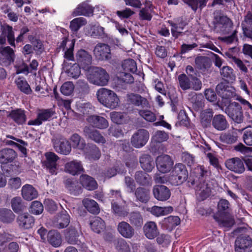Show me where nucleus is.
Returning a JSON list of instances; mask_svg holds the SVG:
<instances>
[{
  "label": "nucleus",
  "mask_w": 252,
  "mask_h": 252,
  "mask_svg": "<svg viewBox=\"0 0 252 252\" xmlns=\"http://www.w3.org/2000/svg\"><path fill=\"white\" fill-rule=\"evenodd\" d=\"M96 95L98 101L107 108L113 109L119 106V98L112 90L100 88L97 91Z\"/></svg>",
  "instance_id": "obj_1"
},
{
  "label": "nucleus",
  "mask_w": 252,
  "mask_h": 252,
  "mask_svg": "<svg viewBox=\"0 0 252 252\" xmlns=\"http://www.w3.org/2000/svg\"><path fill=\"white\" fill-rule=\"evenodd\" d=\"M88 80L94 85L104 86L109 80V75L106 70L100 67L91 66L87 74Z\"/></svg>",
  "instance_id": "obj_2"
},
{
  "label": "nucleus",
  "mask_w": 252,
  "mask_h": 252,
  "mask_svg": "<svg viewBox=\"0 0 252 252\" xmlns=\"http://www.w3.org/2000/svg\"><path fill=\"white\" fill-rule=\"evenodd\" d=\"M170 175V184L172 186H179L185 182L188 177V172L182 163L176 164Z\"/></svg>",
  "instance_id": "obj_3"
},
{
  "label": "nucleus",
  "mask_w": 252,
  "mask_h": 252,
  "mask_svg": "<svg viewBox=\"0 0 252 252\" xmlns=\"http://www.w3.org/2000/svg\"><path fill=\"white\" fill-rule=\"evenodd\" d=\"M213 23L215 29H219L222 34L227 35L230 33L233 24L227 16L217 12L214 16Z\"/></svg>",
  "instance_id": "obj_4"
},
{
  "label": "nucleus",
  "mask_w": 252,
  "mask_h": 252,
  "mask_svg": "<svg viewBox=\"0 0 252 252\" xmlns=\"http://www.w3.org/2000/svg\"><path fill=\"white\" fill-rule=\"evenodd\" d=\"M225 113L234 122L240 124L242 122L244 118L241 106L237 102L231 103L225 109Z\"/></svg>",
  "instance_id": "obj_5"
},
{
  "label": "nucleus",
  "mask_w": 252,
  "mask_h": 252,
  "mask_svg": "<svg viewBox=\"0 0 252 252\" xmlns=\"http://www.w3.org/2000/svg\"><path fill=\"white\" fill-rule=\"evenodd\" d=\"M55 112L52 109L39 110L37 118L34 120H30L28 125L30 126H40L43 122L49 121L53 118Z\"/></svg>",
  "instance_id": "obj_6"
},
{
  "label": "nucleus",
  "mask_w": 252,
  "mask_h": 252,
  "mask_svg": "<svg viewBox=\"0 0 252 252\" xmlns=\"http://www.w3.org/2000/svg\"><path fill=\"white\" fill-rule=\"evenodd\" d=\"M149 138V132L146 129H140L132 136L131 143L135 148H139L147 143Z\"/></svg>",
  "instance_id": "obj_7"
},
{
  "label": "nucleus",
  "mask_w": 252,
  "mask_h": 252,
  "mask_svg": "<svg viewBox=\"0 0 252 252\" xmlns=\"http://www.w3.org/2000/svg\"><path fill=\"white\" fill-rule=\"evenodd\" d=\"M235 252H252V239L247 235L241 236L235 242Z\"/></svg>",
  "instance_id": "obj_8"
},
{
  "label": "nucleus",
  "mask_w": 252,
  "mask_h": 252,
  "mask_svg": "<svg viewBox=\"0 0 252 252\" xmlns=\"http://www.w3.org/2000/svg\"><path fill=\"white\" fill-rule=\"evenodd\" d=\"M52 141L56 152L64 155H67L70 153L71 146L65 138L62 137H55Z\"/></svg>",
  "instance_id": "obj_9"
},
{
  "label": "nucleus",
  "mask_w": 252,
  "mask_h": 252,
  "mask_svg": "<svg viewBox=\"0 0 252 252\" xmlns=\"http://www.w3.org/2000/svg\"><path fill=\"white\" fill-rule=\"evenodd\" d=\"M156 161L158 170L162 173L170 171L174 163L170 157L167 155L158 156Z\"/></svg>",
  "instance_id": "obj_10"
},
{
  "label": "nucleus",
  "mask_w": 252,
  "mask_h": 252,
  "mask_svg": "<svg viewBox=\"0 0 252 252\" xmlns=\"http://www.w3.org/2000/svg\"><path fill=\"white\" fill-rule=\"evenodd\" d=\"M83 133L86 138L90 139L96 143L104 144L106 143V139L100 132L91 126H85Z\"/></svg>",
  "instance_id": "obj_11"
},
{
  "label": "nucleus",
  "mask_w": 252,
  "mask_h": 252,
  "mask_svg": "<svg viewBox=\"0 0 252 252\" xmlns=\"http://www.w3.org/2000/svg\"><path fill=\"white\" fill-rule=\"evenodd\" d=\"M70 221V217L67 211L62 210L54 218L53 221V226L58 229L66 227Z\"/></svg>",
  "instance_id": "obj_12"
},
{
  "label": "nucleus",
  "mask_w": 252,
  "mask_h": 252,
  "mask_svg": "<svg viewBox=\"0 0 252 252\" xmlns=\"http://www.w3.org/2000/svg\"><path fill=\"white\" fill-rule=\"evenodd\" d=\"M153 194L154 197L160 201H165L171 196V191L166 186L157 185L153 187Z\"/></svg>",
  "instance_id": "obj_13"
},
{
  "label": "nucleus",
  "mask_w": 252,
  "mask_h": 252,
  "mask_svg": "<svg viewBox=\"0 0 252 252\" xmlns=\"http://www.w3.org/2000/svg\"><path fill=\"white\" fill-rule=\"evenodd\" d=\"M126 101L129 104L140 107L143 109L150 107L148 100L137 94L131 93L127 94L126 95Z\"/></svg>",
  "instance_id": "obj_14"
},
{
  "label": "nucleus",
  "mask_w": 252,
  "mask_h": 252,
  "mask_svg": "<svg viewBox=\"0 0 252 252\" xmlns=\"http://www.w3.org/2000/svg\"><path fill=\"white\" fill-rule=\"evenodd\" d=\"M216 90L218 95L223 99H229L235 95V89L223 82L216 86Z\"/></svg>",
  "instance_id": "obj_15"
},
{
  "label": "nucleus",
  "mask_w": 252,
  "mask_h": 252,
  "mask_svg": "<svg viewBox=\"0 0 252 252\" xmlns=\"http://www.w3.org/2000/svg\"><path fill=\"white\" fill-rule=\"evenodd\" d=\"M78 64L84 69L89 70L92 63V57L84 49L79 50L76 55Z\"/></svg>",
  "instance_id": "obj_16"
},
{
  "label": "nucleus",
  "mask_w": 252,
  "mask_h": 252,
  "mask_svg": "<svg viewBox=\"0 0 252 252\" xmlns=\"http://www.w3.org/2000/svg\"><path fill=\"white\" fill-rule=\"evenodd\" d=\"M95 58L99 60H108L111 59V52L109 46L103 43L97 44L94 50Z\"/></svg>",
  "instance_id": "obj_17"
},
{
  "label": "nucleus",
  "mask_w": 252,
  "mask_h": 252,
  "mask_svg": "<svg viewBox=\"0 0 252 252\" xmlns=\"http://www.w3.org/2000/svg\"><path fill=\"white\" fill-rule=\"evenodd\" d=\"M81 232L72 226H69L64 231L65 239L67 242L72 245H79L81 241L79 239Z\"/></svg>",
  "instance_id": "obj_18"
},
{
  "label": "nucleus",
  "mask_w": 252,
  "mask_h": 252,
  "mask_svg": "<svg viewBox=\"0 0 252 252\" xmlns=\"http://www.w3.org/2000/svg\"><path fill=\"white\" fill-rule=\"evenodd\" d=\"M18 157L15 150L9 148L0 150V163L7 164L13 162Z\"/></svg>",
  "instance_id": "obj_19"
},
{
  "label": "nucleus",
  "mask_w": 252,
  "mask_h": 252,
  "mask_svg": "<svg viewBox=\"0 0 252 252\" xmlns=\"http://www.w3.org/2000/svg\"><path fill=\"white\" fill-rule=\"evenodd\" d=\"M227 169L236 173L240 174L245 171L243 161L239 158H233L227 159L225 162Z\"/></svg>",
  "instance_id": "obj_20"
},
{
  "label": "nucleus",
  "mask_w": 252,
  "mask_h": 252,
  "mask_svg": "<svg viewBox=\"0 0 252 252\" xmlns=\"http://www.w3.org/2000/svg\"><path fill=\"white\" fill-rule=\"evenodd\" d=\"M87 121L93 128L104 129L109 126V123L105 118L96 115L89 116Z\"/></svg>",
  "instance_id": "obj_21"
},
{
  "label": "nucleus",
  "mask_w": 252,
  "mask_h": 252,
  "mask_svg": "<svg viewBox=\"0 0 252 252\" xmlns=\"http://www.w3.org/2000/svg\"><path fill=\"white\" fill-rule=\"evenodd\" d=\"M236 50L237 48L235 47L230 48L228 51L225 52V56L228 58L230 63L236 64L242 72L247 73L248 71L247 67L240 59L236 57L234 51Z\"/></svg>",
  "instance_id": "obj_22"
},
{
  "label": "nucleus",
  "mask_w": 252,
  "mask_h": 252,
  "mask_svg": "<svg viewBox=\"0 0 252 252\" xmlns=\"http://www.w3.org/2000/svg\"><path fill=\"white\" fill-rule=\"evenodd\" d=\"M117 230L122 236L127 239L131 238L135 234L133 227L125 221H122L118 223Z\"/></svg>",
  "instance_id": "obj_23"
},
{
  "label": "nucleus",
  "mask_w": 252,
  "mask_h": 252,
  "mask_svg": "<svg viewBox=\"0 0 252 252\" xmlns=\"http://www.w3.org/2000/svg\"><path fill=\"white\" fill-rule=\"evenodd\" d=\"M8 117L18 125L24 124L27 120L26 111L21 108H17L11 110Z\"/></svg>",
  "instance_id": "obj_24"
},
{
  "label": "nucleus",
  "mask_w": 252,
  "mask_h": 252,
  "mask_svg": "<svg viewBox=\"0 0 252 252\" xmlns=\"http://www.w3.org/2000/svg\"><path fill=\"white\" fill-rule=\"evenodd\" d=\"M64 171L72 175H75L83 172L84 168L81 161L73 160L65 164Z\"/></svg>",
  "instance_id": "obj_25"
},
{
  "label": "nucleus",
  "mask_w": 252,
  "mask_h": 252,
  "mask_svg": "<svg viewBox=\"0 0 252 252\" xmlns=\"http://www.w3.org/2000/svg\"><path fill=\"white\" fill-rule=\"evenodd\" d=\"M213 127L219 131H222L229 126V124L224 116L221 114L215 115L212 119Z\"/></svg>",
  "instance_id": "obj_26"
},
{
  "label": "nucleus",
  "mask_w": 252,
  "mask_h": 252,
  "mask_svg": "<svg viewBox=\"0 0 252 252\" xmlns=\"http://www.w3.org/2000/svg\"><path fill=\"white\" fill-rule=\"evenodd\" d=\"M196 193L198 195L202 200L206 198L210 194L211 189L208 184L201 179L195 187Z\"/></svg>",
  "instance_id": "obj_27"
},
{
  "label": "nucleus",
  "mask_w": 252,
  "mask_h": 252,
  "mask_svg": "<svg viewBox=\"0 0 252 252\" xmlns=\"http://www.w3.org/2000/svg\"><path fill=\"white\" fill-rule=\"evenodd\" d=\"M143 232L145 236L149 239H153L159 233L157 224L154 221H148L143 226Z\"/></svg>",
  "instance_id": "obj_28"
},
{
  "label": "nucleus",
  "mask_w": 252,
  "mask_h": 252,
  "mask_svg": "<svg viewBox=\"0 0 252 252\" xmlns=\"http://www.w3.org/2000/svg\"><path fill=\"white\" fill-rule=\"evenodd\" d=\"M17 221L20 227L29 229L34 225V219L31 215L25 213L18 216Z\"/></svg>",
  "instance_id": "obj_29"
},
{
  "label": "nucleus",
  "mask_w": 252,
  "mask_h": 252,
  "mask_svg": "<svg viewBox=\"0 0 252 252\" xmlns=\"http://www.w3.org/2000/svg\"><path fill=\"white\" fill-rule=\"evenodd\" d=\"M46 158V166L51 174H56L57 161L59 157L53 152L46 153L45 155Z\"/></svg>",
  "instance_id": "obj_30"
},
{
  "label": "nucleus",
  "mask_w": 252,
  "mask_h": 252,
  "mask_svg": "<svg viewBox=\"0 0 252 252\" xmlns=\"http://www.w3.org/2000/svg\"><path fill=\"white\" fill-rule=\"evenodd\" d=\"M134 195L136 198V201L143 203H146L150 198V190L143 187H138L134 190Z\"/></svg>",
  "instance_id": "obj_31"
},
{
  "label": "nucleus",
  "mask_w": 252,
  "mask_h": 252,
  "mask_svg": "<svg viewBox=\"0 0 252 252\" xmlns=\"http://www.w3.org/2000/svg\"><path fill=\"white\" fill-rule=\"evenodd\" d=\"M93 12L94 9L92 6L86 3H83L79 4L78 7L74 9L72 15L73 16L78 15L89 16L93 14Z\"/></svg>",
  "instance_id": "obj_32"
},
{
  "label": "nucleus",
  "mask_w": 252,
  "mask_h": 252,
  "mask_svg": "<svg viewBox=\"0 0 252 252\" xmlns=\"http://www.w3.org/2000/svg\"><path fill=\"white\" fill-rule=\"evenodd\" d=\"M22 195L24 199L31 201L37 197L38 193L32 185L27 184L22 187Z\"/></svg>",
  "instance_id": "obj_33"
},
{
  "label": "nucleus",
  "mask_w": 252,
  "mask_h": 252,
  "mask_svg": "<svg viewBox=\"0 0 252 252\" xmlns=\"http://www.w3.org/2000/svg\"><path fill=\"white\" fill-rule=\"evenodd\" d=\"M82 185L89 190H93L97 188V184L95 180L87 175H82L80 177Z\"/></svg>",
  "instance_id": "obj_34"
},
{
  "label": "nucleus",
  "mask_w": 252,
  "mask_h": 252,
  "mask_svg": "<svg viewBox=\"0 0 252 252\" xmlns=\"http://www.w3.org/2000/svg\"><path fill=\"white\" fill-rule=\"evenodd\" d=\"M243 32L245 36L252 40V14H248L242 24Z\"/></svg>",
  "instance_id": "obj_35"
},
{
  "label": "nucleus",
  "mask_w": 252,
  "mask_h": 252,
  "mask_svg": "<svg viewBox=\"0 0 252 252\" xmlns=\"http://www.w3.org/2000/svg\"><path fill=\"white\" fill-rule=\"evenodd\" d=\"M140 163L142 168L147 172H151L155 166V162L149 155H143L140 158Z\"/></svg>",
  "instance_id": "obj_36"
},
{
  "label": "nucleus",
  "mask_w": 252,
  "mask_h": 252,
  "mask_svg": "<svg viewBox=\"0 0 252 252\" xmlns=\"http://www.w3.org/2000/svg\"><path fill=\"white\" fill-rule=\"evenodd\" d=\"M220 74L222 78L227 82H233L236 79L233 69L230 66H224L220 69Z\"/></svg>",
  "instance_id": "obj_37"
},
{
  "label": "nucleus",
  "mask_w": 252,
  "mask_h": 252,
  "mask_svg": "<svg viewBox=\"0 0 252 252\" xmlns=\"http://www.w3.org/2000/svg\"><path fill=\"white\" fill-rule=\"evenodd\" d=\"M150 209L151 213L153 215L158 217L167 215L171 213L173 211V208L171 206L162 207L158 206H154Z\"/></svg>",
  "instance_id": "obj_38"
},
{
  "label": "nucleus",
  "mask_w": 252,
  "mask_h": 252,
  "mask_svg": "<svg viewBox=\"0 0 252 252\" xmlns=\"http://www.w3.org/2000/svg\"><path fill=\"white\" fill-rule=\"evenodd\" d=\"M82 203L85 208L91 213L97 214L99 213L100 209L95 201L90 198H85L82 200Z\"/></svg>",
  "instance_id": "obj_39"
},
{
  "label": "nucleus",
  "mask_w": 252,
  "mask_h": 252,
  "mask_svg": "<svg viewBox=\"0 0 252 252\" xmlns=\"http://www.w3.org/2000/svg\"><path fill=\"white\" fill-rule=\"evenodd\" d=\"M213 112L211 109H207L203 111L200 115L201 123L203 127L210 126L212 119L213 118Z\"/></svg>",
  "instance_id": "obj_40"
},
{
  "label": "nucleus",
  "mask_w": 252,
  "mask_h": 252,
  "mask_svg": "<svg viewBox=\"0 0 252 252\" xmlns=\"http://www.w3.org/2000/svg\"><path fill=\"white\" fill-rule=\"evenodd\" d=\"M15 215L12 211L7 208H0V220L3 223H9L13 221Z\"/></svg>",
  "instance_id": "obj_41"
},
{
  "label": "nucleus",
  "mask_w": 252,
  "mask_h": 252,
  "mask_svg": "<svg viewBox=\"0 0 252 252\" xmlns=\"http://www.w3.org/2000/svg\"><path fill=\"white\" fill-rule=\"evenodd\" d=\"M15 84L18 89L26 94H30L32 90L27 80L23 77H19L15 80Z\"/></svg>",
  "instance_id": "obj_42"
},
{
  "label": "nucleus",
  "mask_w": 252,
  "mask_h": 252,
  "mask_svg": "<svg viewBox=\"0 0 252 252\" xmlns=\"http://www.w3.org/2000/svg\"><path fill=\"white\" fill-rule=\"evenodd\" d=\"M129 221L135 227H141L143 224V219L139 212H133L128 216Z\"/></svg>",
  "instance_id": "obj_43"
},
{
  "label": "nucleus",
  "mask_w": 252,
  "mask_h": 252,
  "mask_svg": "<svg viewBox=\"0 0 252 252\" xmlns=\"http://www.w3.org/2000/svg\"><path fill=\"white\" fill-rule=\"evenodd\" d=\"M47 238L49 243L55 247L60 246L62 243L61 235L56 231H50L48 233Z\"/></svg>",
  "instance_id": "obj_44"
},
{
  "label": "nucleus",
  "mask_w": 252,
  "mask_h": 252,
  "mask_svg": "<svg viewBox=\"0 0 252 252\" xmlns=\"http://www.w3.org/2000/svg\"><path fill=\"white\" fill-rule=\"evenodd\" d=\"M134 179L138 184L142 186H146L150 183L149 175L142 171H137L135 173Z\"/></svg>",
  "instance_id": "obj_45"
},
{
  "label": "nucleus",
  "mask_w": 252,
  "mask_h": 252,
  "mask_svg": "<svg viewBox=\"0 0 252 252\" xmlns=\"http://www.w3.org/2000/svg\"><path fill=\"white\" fill-rule=\"evenodd\" d=\"M163 223L167 229L171 230L180 223V219L177 216H170L164 218Z\"/></svg>",
  "instance_id": "obj_46"
},
{
  "label": "nucleus",
  "mask_w": 252,
  "mask_h": 252,
  "mask_svg": "<svg viewBox=\"0 0 252 252\" xmlns=\"http://www.w3.org/2000/svg\"><path fill=\"white\" fill-rule=\"evenodd\" d=\"M92 229L95 233H99L105 228L104 221L99 217H95L90 223Z\"/></svg>",
  "instance_id": "obj_47"
},
{
  "label": "nucleus",
  "mask_w": 252,
  "mask_h": 252,
  "mask_svg": "<svg viewBox=\"0 0 252 252\" xmlns=\"http://www.w3.org/2000/svg\"><path fill=\"white\" fill-rule=\"evenodd\" d=\"M237 138L238 137L236 133L228 131L222 133L220 136V140L223 143L231 144L237 140Z\"/></svg>",
  "instance_id": "obj_48"
},
{
  "label": "nucleus",
  "mask_w": 252,
  "mask_h": 252,
  "mask_svg": "<svg viewBox=\"0 0 252 252\" xmlns=\"http://www.w3.org/2000/svg\"><path fill=\"white\" fill-rule=\"evenodd\" d=\"M87 24V20L83 17L76 18L71 21L70 29L73 32H76L81 27Z\"/></svg>",
  "instance_id": "obj_49"
},
{
  "label": "nucleus",
  "mask_w": 252,
  "mask_h": 252,
  "mask_svg": "<svg viewBox=\"0 0 252 252\" xmlns=\"http://www.w3.org/2000/svg\"><path fill=\"white\" fill-rule=\"evenodd\" d=\"M178 81L180 87L184 91L191 88V81L189 78L184 73L178 76Z\"/></svg>",
  "instance_id": "obj_50"
},
{
  "label": "nucleus",
  "mask_w": 252,
  "mask_h": 252,
  "mask_svg": "<svg viewBox=\"0 0 252 252\" xmlns=\"http://www.w3.org/2000/svg\"><path fill=\"white\" fill-rule=\"evenodd\" d=\"M122 67L126 72L134 73L137 71L136 62L133 59H128L124 61Z\"/></svg>",
  "instance_id": "obj_51"
},
{
  "label": "nucleus",
  "mask_w": 252,
  "mask_h": 252,
  "mask_svg": "<svg viewBox=\"0 0 252 252\" xmlns=\"http://www.w3.org/2000/svg\"><path fill=\"white\" fill-rule=\"evenodd\" d=\"M70 141L72 143L74 148H77L79 149H83L86 146L84 140L77 133L73 134L70 137Z\"/></svg>",
  "instance_id": "obj_52"
},
{
  "label": "nucleus",
  "mask_w": 252,
  "mask_h": 252,
  "mask_svg": "<svg viewBox=\"0 0 252 252\" xmlns=\"http://www.w3.org/2000/svg\"><path fill=\"white\" fill-rule=\"evenodd\" d=\"M11 203L13 210L16 213L23 211L24 209L25 206L20 197H15L12 198Z\"/></svg>",
  "instance_id": "obj_53"
},
{
  "label": "nucleus",
  "mask_w": 252,
  "mask_h": 252,
  "mask_svg": "<svg viewBox=\"0 0 252 252\" xmlns=\"http://www.w3.org/2000/svg\"><path fill=\"white\" fill-rule=\"evenodd\" d=\"M185 3L188 4L191 9L196 11L199 7L202 9L206 6L207 1L206 0H183Z\"/></svg>",
  "instance_id": "obj_54"
},
{
  "label": "nucleus",
  "mask_w": 252,
  "mask_h": 252,
  "mask_svg": "<svg viewBox=\"0 0 252 252\" xmlns=\"http://www.w3.org/2000/svg\"><path fill=\"white\" fill-rule=\"evenodd\" d=\"M168 139V134L164 131L158 130L152 136V140L155 143H162Z\"/></svg>",
  "instance_id": "obj_55"
},
{
  "label": "nucleus",
  "mask_w": 252,
  "mask_h": 252,
  "mask_svg": "<svg viewBox=\"0 0 252 252\" xmlns=\"http://www.w3.org/2000/svg\"><path fill=\"white\" fill-rule=\"evenodd\" d=\"M115 244L116 248L119 252H130L128 244L124 239H118Z\"/></svg>",
  "instance_id": "obj_56"
},
{
  "label": "nucleus",
  "mask_w": 252,
  "mask_h": 252,
  "mask_svg": "<svg viewBox=\"0 0 252 252\" xmlns=\"http://www.w3.org/2000/svg\"><path fill=\"white\" fill-rule=\"evenodd\" d=\"M138 113L141 117L148 122H154L156 120V115L150 110H139Z\"/></svg>",
  "instance_id": "obj_57"
},
{
  "label": "nucleus",
  "mask_w": 252,
  "mask_h": 252,
  "mask_svg": "<svg viewBox=\"0 0 252 252\" xmlns=\"http://www.w3.org/2000/svg\"><path fill=\"white\" fill-rule=\"evenodd\" d=\"M229 202L224 199H220L218 204V212L220 214H225L230 210Z\"/></svg>",
  "instance_id": "obj_58"
},
{
  "label": "nucleus",
  "mask_w": 252,
  "mask_h": 252,
  "mask_svg": "<svg viewBox=\"0 0 252 252\" xmlns=\"http://www.w3.org/2000/svg\"><path fill=\"white\" fill-rule=\"evenodd\" d=\"M195 63L200 69L206 68L210 65L209 59L204 56H198L195 59Z\"/></svg>",
  "instance_id": "obj_59"
},
{
  "label": "nucleus",
  "mask_w": 252,
  "mask_h": 252,
  "mask_svg": "<svg viewBox=\"0 0 252 252\" xmlns=\"http://www.w3.org/2000/svg\"><path fill=\"white\" fill-rule=\"evenodd\" d=\"M237 30H234L231 32L230 30V35L223 37H219V39L221 41L225 43L226 44H231L235 41H237L238 38L237 36Z\"/></svg>",
  "instance_id": "obj_60"
},
{
  "label": "nucleus",
  "mask_w": 252,
  "mask_h": 252,
  "mask_svg": "<svg viewBox=\"0 0 252 252\" xmlns=\"http://www.w3.org/2000/svg\"><path fill=\"white\" fill-rule=\"evenodd\" d=\"M80 67L81 66L79 64H73L66 71L68 76L74 78L78 77L81 73Z\"/></svg>",
  "instance_id": "obj_61"
},
{
  "label": "nucleus",
  "mask_w": 252,
  "mask_h": 252,
  "mask_svg": "<svg viewBox=\"0 0 252 252\" xmlns=\"http://www.w3.org/2000/svg\"><path fill=\"white\" fill-rule=\"evenodd\" d=\"M112 209L113 212L119 216L126 217L128 214L127 211L124 207L120 206L116 202L112 203Z\"/></svg>",
  "instance_id": "obj_62"
},
{
  "label": "nucleus",
  "mask_w": 252,
  "mask_h": 252,
  "mask_svg": "<svg viewBox=\"0 0 252 252\" xmlns=\"http://www.w3.org/2000/svg\"><path fill=\"white\" fill-rule=\"evenodd\" d=\"M43 211V206L41 202L34 201L32 203L30 212L33 214L39 215Z\"/></svg>",
  "instance_id": "obj_63"
},
{
  "label": "nucleus",
  "mask_w": 252,
  "mask_h": 252,
  "mask_svg": "<svg viewBox=\"0 0 252 252\" xmlns=\"http://www.w3.org/2000/svg\"><path fill=\"white\" fill-rule=\"evenodd\" d=\"M108 134L116 138L123 136L122 128L118 126H111L108 129Z\"/></svg>",
  "instance_id": "obj_64"
}]
</instances>
